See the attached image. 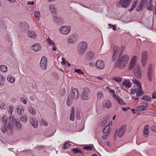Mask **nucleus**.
<instances>
[{
	"label": "nucleus",
	"instance_id": "obj_16",
	"mask_svg": "<svg viewBox=\"0 0 156 156\" xmlns=\"http://www.w3.org/2000/svg\"><path fill=\"white\" fill-rule=\"evenodd\" d=\"M135 93L137 97L141 96L144 94V92L142 90L141 86H140L139 87L135 88Z\"/></svg>",
	"mask_w": 156,
	"mask_h": 156
},
{
	"label": "nucleus",
	"instance_id": "obj_53",
	"mask_svg": "<svg viewBox=\"0 0 156 156\" xmlns=\"http://www.w3.org/2000/svg\"><path fill=\"white\" fill-rule=\"evenodd\" d=\"M66 92V90L64 88H62L61 90L60 91V93L61 94L62 96L64 95L65 94Z\"/></svg>",
	"mask_w": 156,
	"mask_h": 156
},
{
	"label": "nucleus",
	"instance_id": "obj_46",
	"mask_svg": "<svg viewBox=\"0 0 156 156\" xmlns=\"http://www.w3.org/2000/svg\"><path fill=\"white\" fill-rule=\"evenodd\" d=\"M74 71L80 74H83L84 73L80 69H74Z\"/></svg>",
	"mask_w": 156,
	"mask_h": 156
},
{
	"label": "nucleus",
	"instance_id": "obj_56",
	"mask_svg": "<svg viewBox=\"0 0 156 156\" xmlns=\"http://www.w3.org/2000/svg\"><path fill=\"white\" fill-rule=\"evenodd\" d=\"M0 107L2 109H4L6 107V105L4 103L2 102L0 105Z\"/></svg>",
	"mask_w": 156,
	"mask_h": 156
},
{
	"label": "nucleus",
	"instance_id": "obj_60",
	"mask_svg": "<svg viewBox=\"0 0 156 156\" xmlns=\"http://www.w3.org/2000/svg\"><path fill=\"white\" fill-rule=\"evenodd\" d=\"M42 123L44 126H47L48 124V123L46 121L43 119H42Z\"/></svg>",
	"mask_w": 156,
	"mask_h": 156
},
{
	"label": "nucleus",
	"instance_id": "obj_61",
	"mask_svg": "<svg viewBox=\"0 0 156 156\" xmlns=\"http://www.w3.org/2000/svg\"><path fill=\"white\" fill-rule=\"evenodd\" d=\"M141 99H140L141 100L145 101H149L151 100V98H140Z\"/></svg>",
	"mask_w": 156,
	"mask_h": 156
},
{
	"label": "nucleus",
	"instance_id": "obj_34",
	"mask_svg": "<svg viewBox=\"0 0 156 156\" xmlns=\"http://www.w3.org/2000/svg\"><path fill=\"white\" fill-rule=\"evenodd\" d=\"M112 79L117 82H121L122 80V78L119 77L118 76H115L112 77Z\"/></svg>",
	"mask_w": 156,
	"mask_h": 156
},
{
	"label": "nucleus",
	"instance_id": "obj_59",
	"mask_svg": "<svg viewBox=\"0 0 156 156\" xmlns=\"http://www.w3.org/2000/svg\"><path fill=\"white\" fill-rule=\"evenodd\" d=\"M92 147L91 146H87L84 147V149L88 150H92Z\"/></svg>",
	"mask_w": 156,
	"mask_h": 156
},
{
	"label": "nucleus",
	"instance_id": "obj_36",
	"mask_svg": "<svg viewBox=\"0 0 156 156\" xmlns=\"http://www.w3.org/2000/svg\"><path fill=\"white\" fill-rule=\"evenodd\" d=\"M0 70L3 72H5L7 71V68L5 66L2 65L0 66Z\"/></svg>",
	"mask_w": 156,
	"mask_h": 156
},
{
	"label": "nucleus",
	"instance_id": "obj_22",
	"mask_svg": "<svg viewBox=\"0 0 156 156\" xmlns=\"http://www.w3.org/2000/svg\"><path fill=\"white\" fill-rule=\"evenodd\" d=\"M103 105L104 107L107 108H110L112 106V105L110 100H106L103 101Z\"/></svg>",
	"mask_w": 156,
	"mask_h": 156
},
{
	"label": "nucleus",
	"instance_id": "obj_7",
	"mask_svg": "<svg viewBox=\"0 0 156 156\" xmlns=\"http://www.w3.org/2000/svg\"><path fill=\"white\" fill-rule=\"evenodd\" d=\"M12 122L8 123V126H6V125H3V126L1 128V130L3 133H5L6 131L9 130L11 133L13 132V129L12 127Z\"/></svg>",
	"mask_w": 156,
	"mask_h": 156
},
{
	"label": "nucleus",
	"instance_id": "obj_3",
	"mask_svg": "<svg viewBox=\"0 0 156 156\" xmlns=\"http://www.w3.org/2000/svg\"><path fill=\"white\" fill-rule=\"evenodd\" d=\"M154 70L153 69V66L152 64L149 65L147 73V79L148 80L151 82L152 80V78L154 75Z\"/></svg>",
	"mask_w": 156,
	"mask_h": 156
},
{
	"label": "nucleus",
	"instance_id": "obj_11",
	"mask_svg": "<svg viewBox=\"0 0 156 156\" xmlns=\"http://www.w3.org/2000/svg\"><path fill=\"white\" fill-rule=\"evenodd\" d=\"M71 90L72 91L71 92V98H79V94L77 89L72 87Z\"/></svg>",
	"mask_w": 156,
	"mask_h": 156
},
{
	"label": "nucleus",
	"instance_id": "obj_25",
	"mask_svg": "<svg viewBox=\"0 0 156 156\" xmlns=\"http://www.w3.org/2000/svg\"><path fill=\"white\" fill-rule=\"evenodd\" d=\"M20 27L23 30L27 29L29 27L28 24L25 22H22L20 23Z\"/></svg>",
	"mask_w": 156,
	"mask_h": 156
},
{
	"label": "nucleus",
	"instance_id": "obj_28",
	"mask_svg": "<svg viewBox=\"0 0 156 156\" xmlns=\"http://www.w3.org/2000/svg\"><path fill=\"white\" fill-rule=\"evenodd\" d=\"M33 46L34 50L35 51L40 50L41 48V46L38 44H35Z\"/></svg>",
	"mask_w": 156,
	"mask_h": 156
},
{
	"label": "nucleus",
	"instance_id": "obj_12",
	"mask_svg": "<svg viewBox=\"0 0 156 156\" xmlns=\"http://www.w3.org/2000/svg\"><path fill=\"white\" fill-rule=\"evenodd\" d=\"M126 127L125 125H123L120 128L117 134L119 137H121L124 134L126 130Z\"/></svg>",
	"mask_w": 156,
	"mask_h": 156
},
{
	"label": "nucleus",
	"instance_id": "obj_40",
	"mask_svg": "<svg viewBox=\"0 0 156 156\" xmlns=\"http://www.w3.org/2000/svg\"><path fill=\"white\" fill-rule=\"evenodd\" d=\"M71 151L75 154L77 153H81L82 152L80 150L76 148H72Z\"/></svg>",
	"mask_w": 156,
	"mask_h": 156
},
{
	"label": "nucleus",
	"instance_id": "obj_18",
	"mask_svg": "<svg viewBox=\"0 0 156 156\" xmlns=\"http://www.w3.org/2000/svg\"><path fill=\"white\" fill-rule=\"evenodd\" d=\"M122 84L123 86L127 88H130L131 86V83L130 80H127L123 81L122 82Z\"/></svg>",
	"mask_w": 156,
	"mask_h": 156
},
{
	"label": "nucleus",
	"instance_id": "obj_17",
	"mask_svg": "<svg viewBox=\"0 0 156 156\" xmlns=\"http://www.w3.org/2000/svg\"><path fill=\"white\" fill-rule=\"evenodd\" d=\"M30 121L31 124L32 125L34 128H36L37 127L38 125V122L37 119L32 118L30 119Z\"/></svg>",
	"mask_w": 156,
	"mask_h": 156
},
{
	"label": "nucleus",
	"instance_id": "obj_45",
	"mask_svg": "<svg viewBox=\"0 0 156 156\" xmlns=\"http://www.w3.org/2000/svg\"><path fill=\"white\" fill-rule=\"evenodd\" d=\"M34 16L39 20V17L40 16V12L38 11H36L34 12Z\"/></svg>",
	"mask_w": 156,
	"mask_h": 156
},
{
	"label": "nucleus",
	"instance_id": "obj_63",
	"mask_svg": "<svg viewBox=\"0 0 156 156\" xmlns=\"http://www.w3.org/2000/svg\"><path fill=\"white\" fill-rule=\"evenodd\" d=\"M27 4L28 5H29L30 4L31 5H34V2H33V1H32V2L29 1V2H28Z\"/></svg>",
	"mask_w": 156,
	"mask_h": 156
},
{
	"label": "nucleus",
	"instance_id": "obj_10",
	"mask_svg": "<svg viewBox=\"0 0 156 156\" xmlns=\"http://www.w3.org/2000/svg\"><path fill=\"white\" fill-rule=\"evenodd\" d=\"M105 64L102 60H98L95 63V66L97 69H101L105 67Z\"/></svg>",
	"mask_w": 156,
	"mask_h": 156
},
{
	"label": "nucleus",
	"instance_id": "obj_9",
	"mask_svg": "<svg viewBox=\"0 0 156 156\" xmlns=\"http://www.w3.org/2000/svg\"><path fill=\"white\" fill-rule=\"evenodd\" d=\"M134 73L135 77L137 79L141 78V72L140 66H137L136 68L134 69Z\"/></svg>",
	"mask_w": 156,
	"mask_h": 156
},
{
	"label": "nucleus",
	"instance_id": "obj_31",
	"mask_svg": "<svg viewBox=\"0 0 156 156\" xmlns=\"http://www.w3.org/2000/svg\"><path fill=\"white\" fill-rule=\"evenodd\" d=\"M16 111L18 114L20 115V116L23 115L24 112V108L20 107L16 108Z\"/></svg>",
	"mask_w": 156,
	"mask_h": 156
},
{
	"label": "nucleus",
	"instance_id": "obj_54",
	"mask_svg": "<svg viewBox=\"0 0 156 156\" xmlns=\"http://www.w3.org/2000/svg\"><path fill=\"white\" fill-rule=\"evenodd\" d=\"M21 101L24 104H26L27 102V98H20Z\"/></svg>",
	"mask_w": 156,
	"mask_h": 156
},
{
	"label": "nucleus",
	"instance_id": "obj_39",
	"mask_svg": "<svg viewBox=\"0 0 156 156\" xmlns=\"http://www.w3.org/2000/svg\"><path fill=\"white\" fill-rule=\"evenodd\" d=\"M149 126L148 125H146L144 127V130L143 131L144 134L145 135H147L148 133V128Z\"/></svg>",
	"mask_w": 156,
	"mask_h": 156
},
{
	"label": "nucleus",
	"instance_id": "obj_49",
	"mask_svg": "<svg viewBox=\"0 0 156 156\" xmlns=\"http://www.w3.org/2000/svg\"><path fill=\"white\" fill-rule=\"evenodd\" d=\"M152 1V0H149V2L150 3L149 6L147 7V9L150 10H152L154 8L153 6L151 5V2Z\"/></svg>",
	"mask_w": 156,
	"mask_h": 156
},
{
	"label": "nucleus",
	"instance_id": "obj_42",
	"mask_svg": "<svg viewBox=\"0 0 156 156\" xmlns=\"http://www.w3.org/2000/svg\"><path fill=\"white\" fill-rule=\"evenodd\" d=\"M49 8L50 11L52 13L55 12L56 11V8L53 5H50L49 6Z\"/></svg>",
	"mask_w": 156,
	"mask_h": 156
},
{
	"label": "nucleus",
	"instance_id": "obj_27",
	"mask_svg": "<svg viewBox=\"0 0 156 156\" xmlns=\"http://www.w3.org/2000/svg\"><path fill=\"white\" fill-rule=\"evenodd\" d=\"M74 108L73 107H71V114L69 118L70 120L73 121L74 119Z\"/></svg>",
	"mask_w": 156,
	"mask_h": 156
},
{
	"label": "nucleus",
	"instance_id": "obj_15",
	"mask_svg": "<svg viewBox=\"0 0 156 156\" xmlns=\"http://www.w3.org/2000/svg\"><path fill=\"white\" fill-rule=\"evenodd\" d=\"M83 91L81 94V98H87L90 93V90L88 88L85 87L83 89Z\"/></svg>",
	"mask_w": 156,
	"mask_h": 156
},
{
	"label": "nucleus",
	"instance_id": "obj_57",
	"mask_svg": "<svg viewBox=\"0 0 156 156\" xmlns=\"http://www.w3.org/2000/svg\"><path fill=\"white\" fill-rule=\"evenodd\" d=\"M97 98H102L103 97L102 93L101 92H98Z\"/></svg>",
	"mask_w": 156,
	"mask_h": 156
},
{
	"label": "nucleus",
	"instance_id": "obj_14",
	"mask_svg": "<svg viewBox=\"0 0 156 156\" xmlns=\"http://www.w3.org/2000/svg\"><path fill=\"white\" fill-rule=\"evenodd\" d=\"M148 0H141V3L140 5L138 6L136 10L139 12L140 10H142L143 8L147 4Z\"/></svg>",
	"mask_w": 156,
	"mask_h": 156
},
{
	"label": "nucleus",
	"instance_id": "obj_50",
	"mask_svg": "<svg viewBox=\"0 0 156 156\" xmlns=\"http://www.w3.org/2000/svg\"><path fill=\"white\" fill-rule=\"evenodd\" d=\"M76 118L78 120L80 119V112L79 111H77L76 112Z\"/></svg>",
	"mask_w": 156,
	"mask_h": 156
},
{
	"label": "nucleus",
	"instance_id": "obj_35",
	"mask_svg": "<svg viewBox=\"0 0 156 156\" xmlns=\"http://www.w3.org/2000/svg\"><path fill=\"white\" fill-rule=\"evenodd\" d=\"M20 119L23 122H26L27 120V116L24 114L21 115Z\"/></svg>",
	"mask_w": 156,
	"mask_h": 156
},
{
	"label": "nucleus",
	"instance_id": "obj_55",
	"mask_svg": "<svg viewBox=\"0 0 156 156\" xmlns=\"http://www.w3.org/2000/svg\"><path fill=\"white\" fill-rule=\"evenodd\" d=\"M109 92L112 94L113 97L114 98H117L116 97V95L115 94V91L114 90L111 89V90H110V91Z\"/></svg>",
	"mask_w": 156,
	"mask_h": 156
},
{
	"label": "nucleus",
	"instance_id": "obj_30",
	"mask_svg": "<svg viewBox=\"0 0 156 156\" xmlns=\"http://www.w3.org/2000/svg\"><path fill=\"white\" fill-rule=\"evenodd\" d=\"M110 127L109 125H107L105 126L104 128L102 133H108L109 134L110 132Z\"/></svg>",
	"mask_w": 156,
	"mask_h": 156
},
{
	"label": "nucleus",
	"instance_id": "obj_24",
	"mask_svg": "<svg viewBox=\"0 0 156 156\" xmlns=\"http://www.w3.org/2000/svg\"><path fill=\"white\" fill-rule=\"evenodd\" d=\"M147 103L146 102H144L143 105H140L137 108V109L139 111H144L146 109L147 106Z\"/></svg>",
	"mask_w": 156,
	"mask_h": 156
},
{
	"label": "nucleus",
	"instance_id": "obj_8",
	"mask_svg": "<svg viewBox=\"0 0 156 156\" xmlns=\"http://www.w3.org/2000/svg\"><path fill=\"white\" fill-rule=\"evenodd\" d=\"M47 59L45 57H42L41 59L40 64L41 68L44 70H45L47 66Z\"/></svg>",
	"mask_w": 156,
	"mask_h": 156
},
{
	"label": "nucleus",
	"instance_id": "obj_43",
	"mask_svg": "<svg viewBox=\"0 0 156 156\" xmlns=\"http://www.w3.org/2000/svg\"><path fill=\"white\" fill-rule=\"evenodd\" d=\"M47 41L49 44L52 45H55V44L54 42L49 37L47 39Z\"/></svg>",
	"mask_w": 156,
	"mask_h": 156
},
{
	"label": "nucleus",
	"instance_id": "obj_64",
	"mask_svg": "<svg viewBox=\"0 0 156 156\" xmlns=\"http://www.w3.org/2000/svg\"><path fill=\"white\" fill-rule=\"evenodd\" d=\"M152 98H156V92H154L152 94Z\"/></svg>",
	"mask_w": 156,
	"mask_h": 156
},
{
	"label": "nucleus",
	"instance_id": "obj_23",
	"mask_svg": "<svg viewBox=\"0 0 156 156\" xmlns=\"http://www.w3.org/2000/svg\"><path fill=\"white\" fill-rule=\"evenodd\" d=\"M69 43L73 44L76 41V38L74 35L72 34L69 36L68 39Z\"/></svg>",
	"mask_w": 156,
	"mask_h": 156
},
{
	"label": "nucleus",
	"instance_id": "obj_21",
	"mask_svg": "<svg viewBox=\"0 0 156 156\" xmlns=\"http://www.w3.org/2000/svg\"><path fill=\"white\" fill-rule=\"evenodd\" d=\"M53 20L55 22L60 24H62L64 21L63 18H59L57 17H55Z\"/></svg>",
	"mask_w": 156,
	"mask_h": 156
},
{
	"label": "nucleus",
	"instance_id": "obj_26",
	"mask_svg": "<svg viewBox=\"0 0 156 156\" xmlns=\"http://www.w3.org/2000/svg\"><path fill=\"white\" fill-rule=\"evenodd\" d=\"M94 54L93 52L90 51L87 52L86 58L88 60H90L94 59Z\"/></svg>",
	"mask_w": 156,
	"mask_h": 156
},
{
	"label": "nucleus",
	"instance_id": "obj_4",
	"mask_svg": "<svg viewBox=\"0 0 156 156\" xmlns=\"http://www.w3.org/2000/svg\"><path fill=\"white\" fill-rule=\"evenodd\" d=\"M141 63L143 67H145L147 63V61L148 58L147 52L145 51H143L141 53Z\"/></svg>",
	"mask_w": 156,
	"mask_h": 156
},
{
	"label": "nucleus",
	"instance_id": "obj_1",
	"mask_svg": "<svg viewBox=\"0 0 156 156\" xmlns=\"http://www.w3.org/2000/svg\"><path fill=\"white\" fill-rule=\"evenodd\" d=\"M129 58V56L128 55H122V53L121 52L118 59L115 63V67H119L121 69H124L127 65Z\"/></svg>",
	"mask_w": 156,
	"mask_h": 156
},
{
	"label": "nucleus",
	"instance_id": "obj_20",
	"mask_svg": "<svg viewBox=\"0 0 156 156\" xmlns=\"http://www.w3.org/2000/svg\"><path fill=\"white\" fill-rule=\"evenodd\" d=\"M27 34L30 37L33 38L34 39H36L37 37V35L32 30L28 31L27 32Z\"/></svg>",
	"mask_w": 156,
	"mask_h": 156
},
{
	"label": "nucleus",
	"instance_id": "obj_47",
	"mask_svg": "<svg viewBox=\"0 0 156 156\" xmlns=\"http://www.w3.org/2000/svg\"><path fill=\"white\" fill-rule=\"evenodd\" d=\"M137 2V1H135L134 3L133 4L132 7L130 10V11L131 12L135 8Z\"/></svg>",
	"mask_w": 156,
	"mask_h": 156
},
{
	"label": "nucleus",
	"instance_id": "obj_58",
	"mask_svg": "<svg viewBox=\"0 0 156 156\" xmlns=\"http://www.w3.org/2000/svg\"><path fill=\"white\" fill-rule=\"evenodd\" d=\"M109 134L106 133L105 134L102 136V138L104 140L106 139L108 137Z\"/></svg>",
	"mask_w": 156,
	"mask_h": 156
},
{
	"label": "nucleus",
	"instance_id": "obj_29",
	"mask_svg": "<svg viewBox=\"0 0 156 156\" xmlns=\"http://www.w3.org/2000/svg\"><path fill=\"white\" fill-rule=\"evenodd\" d=\"M136 62L135 61H131L129 66V70H132L133 68H136L137 66L136 64Z\"/></svg>",
	"mask_w": 156,
	"mask_h": 156
},
{
	"label": "nucleus",
	"instance_id": "obj_6",
	"mask_svg": "<svg viewBox=\"0 0 156 156\" xmlns=\"http://www.w3.org/2000/svg\"><path fill=\"white\" fill-rule=\"evenodd\" d=\"M131 1L132 0H121L117 3V5L126 8L129 5Z\"/></svg>",
	"mask_w": 156,
	"mask_h": 156
},
{
	"label": "nucleus",
	"instance_id": "obj_19",
	"mask_svg": "<svg viewBox=\"0 0 156 156\" xmlns=\"http://www.w3.org/2000/svg\"><path fill=\"white\" fill-rule=\"evenodd\" d=\"M12 121H13L14 123H15V125L18 130H21L22 129V127L20 122L17 121L14 118V117H12Z\"/></svg>",
	"mask_w": 156,
	"mask_h": 156
},
{
	"label": "nucleus",
	"instance_id": "obj_41",
	"mask_svg": "<svg viewBox=\"0 0 156 156\" xmlns=\"http://www.w3.org/2000/svg\"><path fill=\"white\" fill-rule=\"evenodd\" d=\"M70 144L67 142H66L62 146V148L63 149H65L66 148H68L70 146Z\"/></svg>",
	"mask_w": 156,
	"mask_h": 156
},
{
	"label": "nucleus",
	"instance_id": "obj_52",
	"mask_svg": "<svg viewBox=\"0 0 156 156\" xmlns=\"http://www.w3.org/2000/svg\"><path fill=\"white\" fill-rule=\"evenodd\" d=\"M133 83L134 84L136 85V86L137 87H139L140 86H141L140 84V83L139 81L136 80H134Z\"/></svg>",
	"mask_w": 156,
	"mask_h": 156
},
{
	"label": "nucleus",
	"instance_id": "obj_5",
	"mask_svg": "<svg viewBox=\"0 0 156 156\" xmlns=\"http://www.w3.org/2000/svg\"><path fill=\"white\" fill-rule=\"evenodd\" d=\"M70 27L69 26H62L59 28L60 32L63 34H68L70 32Z\"/></svg>",
	"mask_w": 156,
	"mask_h": 156
},
{
	"label": "nucleus",
	"instance_id": "obj_33",
	"mask_svg": "<svg viewBox=\"0 0 156 156\" xmlns=\"http://www.w3.org/2000/svg\"><path fill=\"white\" fill-rule=\"evenodd\" d=\"M7 80L11 83H14L16 80V78L14 76H9L7 78Z\"/></svg>",
	"mask_w": 156,
	"mask_h": 156
},
{
	"label": "nucleus",
	"instance_id": "obj_38",
	"mask_svg": "<svg viewBox=\"0 0 156 156\" xmlns=\"http://www.w3.org/2000/svg\"><path fill=\"white\" fill-rule=\"evenodd\" d=\"M2 120L3 122V125H6L8 121V117L5 115H4L2 118Z\"/></svg>",
	"mask_w": 156,
	"mask_h": 156
},
{
	"label": "nucleus",
	"instance_id": "obj_62",
	"mask_svg": "<svg viewBox=\"0 0 156 156\" xmlns=\"http://www.w3.org/2000/svg\"><path fill=\"white\" fill-rule=\"evenodd\" d=\"M137 59V57L136 56L134 55L133 56V58L131 59V61H135V62H136V60Z\"/></svg>",
	"mask_w": 156,
	"mask_h": 156
},
{
	"label": "nucleus",
	"instance_id": "obj_51",
	"mask_svg": "<svg viewBox=\"0 0 156 156\" xmlns=\"http://www.w3.org/2000/svg\"><path fill=\"white\" fill-rule=\"evenodd\" d=\"M151 131L154 133L156 132V126H152L151 127Z\"/></svg>",
	"mask_w": 156,
	"mask_h": 156
},
{
	"label": "nucleus",
	"instance_id": "obj_37",
	"mask_svg": "<svg viewBox=\"0 0 156 156\" xmlns=\"http://www.w3.org/2000/svg\"><path fill=\"white\" fill-rule=\"evenodd\" d=\"M116 101L118 103L121 105H125V103L124 102L122 98H115Z\"/></svg>",
	"mask_w": 156,
	"mask_h": 156
},
{
	"label": "nucleus",
	"instance_id": "obj_44",
	"mask_svg": "<svg viewBox=\"0 0 156 156\" xmlns=\"http://www.w3.org/2000/svg\"><path fill=\"white\" fill-rule=\"evenodd\" d=\"M7 110L9 114L10 115H11L13 111V108L12 107V106H9Z\"/></svg>",
	"mask_w": 156,
	"mask_h": 156
},
{
	"label": "nucleus",
	"instance_id": "obj_2",
	"mask_svg": "<svg viewBox=\"0 0 156 156\" xmlns=\"http://www.w3.org/2000/svg\"><path fill=\"white\" fill-rule=\"evenodd\" d=\"M87 44L84 42H82L80 43L77 47V49L79 51V54L82 55H83L84 52L87 49Z\"/></svg>",
	"mask_w": 156,
	"mask_h": 156
},
{
	"label": "nucleus",
	"instance_id": "obj_13",
	"mask_svg": "<svg viewBox=\"0 0 156 156\" xmlns=\"http://www.w3.org/2000/svg\"><path fill=\"white\" fill-rule=\"evenodd\" d=\"M119 50V48L118 46H115L113 50V55L112 56L113 61H114L116 59Z\"/></svg>",
	"mask_w": 156,
	"mask_h": 156
},
{
	"label": "nucleus",
	"instance_id": "obj_48",
	"mask_svg": "<svg viewBox=\"0 0 156 156\" xmlns=\"http://www.w3.org/2000/svg\"><path fill=\"white\" fill-rule=\"evenodd\" d=\"M66 103L67 105L68 106H70L71 105L72 101L70 99V98H68L67 100Z\"/></svg>",
	"mask_w": 156,
	"mask_h": 156
},
{
	"label": "nucleus",
	"instance_id": "obj_32",
	"mask_svg": "<svg viewBox=\"0 0 156 156\" xmlns=\"http://www.w3.org/2000/svg\"><path fill=\"white\" fill-rule=\"evenodd\" d=\"M28 109L30 113L32 115L35 114L36 112L35 109L33 108L31 106H29L28 107Z\"/></svg>",
	"mask_w": 156,
	"mask_h": 156
}]
</instances>
